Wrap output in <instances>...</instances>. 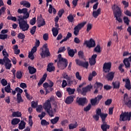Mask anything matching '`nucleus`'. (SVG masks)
Segmentation results:
<instances>
[{
	"mask_svg": "<svg viewBox=\"0 0 131 131\" xmlns=\"http://www.w3.org/2000/svg\"><path fill=\"white\" fill-rule=\"evenodd\" d=\"M4 90H5V92L7 93H11L12 92L11 90H12V89H11L10 84H8L7 86H5Z\"/></svg>",
	"mask_w": 131,
	"mask_h": 131,
	"instance_id": "nucleus-38",
	"label": "nucleus"
},
{
	"mask_svg": "<svg viewBox=\"0 0 131 131\" xmlns=\"http://www.w3.org/2000/svg\"><path fill=\"white\" fill-rule=\"evenodd\" d=\"M20 29L23 31H28L29 29V25L28 24V21H24V23H19Z\"/></svg>",
	"mask_w": 131,
	"mask_h": 131,
	"instance_id": "nucleus-8",
	"label": "nucleus"
},
{
	"mask_svg": "<svg viewBox=\"0 0 131 131\" xmlns=\"http://www.w3.org/2000/svg\"><path fill=\"white\" fill-rule=\"evenodd\" d=\"M76 98V96L75 95H71L70 96H68V97H66V98L64 100V103L67 104H71L73 101L74 99Z\"/></svg>",
	"mask_w": 131,
	"mask_h": 131,
	"instance_id": "nucleus-11",
	"label": "nucleus"
},
{
	"mask_svg": "<svg viewBox=\"0 0 131 131\" xmlns=\"http://www.w3.org/2000/svg\"><path fill=\"white\" fill-rule=\"evenodd\" d=\"M68 20L69 21V22H71V23H72L75 20L74 17H73L72 14H70L68 16Z\"/></svg>",
	"mask_w": 131,
	"mask_h": 131,
	"instance_id": "nucleus-43",
	"label": "nucleus"
},
{
	"mask_svg": "<svg viewBox=\"0 0 131 131\" xmlns=\"http://www.w3.org/2000/svg\"><path fill=\"white\" fill-rule=\"evenodd\" d=\"M100 116V118L102 120V122H106L105 119L107 118V116H108V114H102L101 115H99Z\"/></svg>",
	"mask_w": 131,
	"mask_h": 131,
	"instance_id": "nucleus-36",
	"label": "nucleus"
},
{
	"mask_svg": "<svg viewBox=\"0 0 131 131\" xmlns=\"http://www.w3.org/2000/svg\"><path fill=\"white\" fill-rule=\"evenodd\" d=\"M67 92H68L69 95H74L75 92V89H72L70 88H68L66 89Z\"/></svg>",
	"mask_w": 131,
	"mask_h": 131,
	"instance_id": "nucleus-34",
	"label": "nucleus"
},
{
	"mask_svg": "<svg viewBox=\"0 0 131 131\" xmlns=\"http://www.w3.org/2000/svg\"><path fill=\"white\" fill-rule=\"evenodd\" d=\"M31 10L28 12V8H23L22 9H18V14H24V16H18V21L19 23H23L24 21H27V20H25V19H27L29 18L30 16V13Z\"/></svg>",
	"mask_w": 131,
	"mask_h": 131,
	"instance_id": "nucleus-1",
	"label": "nucleus"
},
{
	"mask_svg": "<svg viewBox=\"0 0 131 131\" xmlns=\"http://www.w3.org/2000/svg\"><path fill=\"white\" fill-rule=\"evenodd\" d=\"M94 51L96 53H100L101 52L100 46L99 45H97L96 47L95 48Z\"/></svg>",
	"mask_w": 131,
	"mask_h": 131,
	"instance_id": "nucleus-39",
	"label": "nucleus"
},
{
	"mask_svg": "<svg viewBox=\"0 0 131 131\" xmlns=\"http://www.w3.org/2000/svg\"><path fill=\"white\" fill-rule=\"evenodd\" d=\"M16 101H17L18 104L24 102V100L21 97V94L17 93V95H16Z\"/></svg>",
	"mask_w": 131,
	"mask_h": 131,
	"instance_id": "nucleus-27",
	"label": "nucleus"
},
{
	"mask_svg": "<svg viewBox=\"0 0 131 131\" xmlns=\"http://www.w3.org/2000/svg\"><path fill=\"white\" fill-rule=\"evenodd\" d=\"M19 86H20V88H21L24 90L27 88V85H26V84L25 83H24V82H21Z\"/></svg>",
	"mask_w": 131,
	"mask_h": 131,
	"instance_id": "nucleus-56",
	"label": "nucleus"
},
{
	"mask_svg": "<svg viewBox=\"0 0 131 131\" xmlns=\"http://www.w3.org/2000/svg\"><path fill=\"white\" fill-rule=\"evenodd\" d=\"M97 54H94L91 58H89V63L91 66H93L96 63V58Z\"/></svg>",
	"mask_w": 131,
	"mask_h": 131,
	"instance_id": "nucleus-12",
	"label": "nucleus"
},
{
	"mask_svg": "<svg viewBox=\"0 0 131 131\" xmlns=\"http://www.w3.org/2000/svg\"><path fill=\"white\" fill-rule=\"evenodd\" d=\"M36 28H37V27L36 26H34V27H32L30 31V33L32 35H34L36 30Z\"/></svg>",
	"mask_w": 131,
	"mask_h": 131,
	"instance_id": "nucleus-47",
	"label": "nucleus"
},
{
	"mask_svg": "<svg viewBox=\"0 0 131 131\" xmlns=\"http://www.w3.org/2000/svg\"><path fill=\"white\" fill-rule=\"evenodd\" d=\"M43 107L51 117H54L53 112L52 110H50L52 108V104L50 103L49 100L46 101L45 103L43 104Z\"/></svg>",
	"mask_w": 131,
	"mask_h": 131,
	"instance_id": "nucleus-4",
	"label": "nucleus"
},
{
	"mask_svg": "<svg viewBox=\"0 0 131 131\" xmlns=\"http://www.w3.org/2000/svg\"><path fill=\"white\" fill-rule=\"evenodd\" d=\"M93 28V25L91 23H88L87 25V29L86 31L88 32H90Z\"/></svg>",
	"mask_w": 131,
	"mask_h": 131,
	"instance_id": "nucleus-48",
	"label": "nucleus"
},
{
	"mask_svg": "<svg viewBox=\"0 0 131 131\" xmlns=\"http://www.w3.org/2000/svg\"><path fill=\"white\" fill-rule=\"evenodd\" d=\"M96 84L97 85V89L100 88V90H102L103 84L102 83L96 82Z\"/></svg>",
	"mask_w": 131,
	"mask_h": 131,
	"instance_id": "nucleus-52",
	"label": "nucleus"
},
{
	"mask_svg": "<svg viewBox=\"0 0 131 131\" xmlns=\"http://www.w3.org/2000/svg\"><path fill=\"white\" fill-rule=\"evenodd\" d=\"M88 67H89V62H82V67L85 68L86 69H88Z\"/></svg>",
	"mask_w": 131,
	"mask_h": 131,
	"instance_id": "nucleus-63",
	"label": "nucleus"
},
{
	"mask_svg": "<svg viewBox=\"0 0 131 131\" xmlns=\"http://www.w3.org/2000/svg\"><path fill=\"white\" fill-rule=\"evenodd\" d=\"M8 20H12L13 21H17V18L16 16H9L7 18Z\"/></svg>",
	"mask_w": 131,
	"mask_h": 131,
	"instance_id": "nucleus-49",
	"label": "nucleus"
},
{
	"mask_svg": "<svg viewBox=\"0 0 131 131\" xmlns=\"http://www.w3.org/2000/svg\"><path fill=\"white\" fill-rule=\"evenodd\" d=\"M66 49L65 46L60 47L58 49L57 54H59V53H62V52L66 51Z\"/></svg>",
	"mask_w": 131,
	"mask_h": 131,
	"instance_id": "nucleus-45",
	"label": "nucleus"
},
{
	"mask_svg": "<svg viewBox=\"0 0 131 131\" xmlns=\"http://www.w3.org/2000/svg\"><path fill=\"white\" fill-rule=\"evenodd\" d=\"M2 54H3V55L4 56V57H6L7 58H8V57H9V54L6 52V49H4L3 50Z\"/></svg>",
	"mask_w": 131,
	"mask_h": 131,
	"instance_id": "nucleus-58",
	"label": "nucleus"
},
{
	"mask_svg": "<svg viewBox=\"0 0 131 131\" xmlns=\"http://www.w3.org/2000/svg\"><path fill=\"white\" fill-rule=\"evenodd\" d=\"M41 56V58H45L46 57H48L50 55V53L49 50H43L42 49V52L40 54Z\"/></svg>",
	"mask_w": 131,
	"mask_h": 131,
	"instance_id": "nucleus-14",
	"label": "nucleus"
},
{
	"mask_svg": "<svg viewBox=\"0 0 131 131\" xmlns=\"http://www.w3.org/2000/svg\"><path fill=\"white\" fill-rule=\"evenodd\" d=\"M47 71L49 72H52L55 71V67H53V62H50L48 64L47 66Z\"/></svg>",
	"mask_w": 131,
	"mask_h": 131,
	"instance_id": "nucleus-18",
	"label": "nucleus"
},
{
	"mask_svg": "<svg viewBox=\"0 0 131 131\" xmlns=\"http://www.w3.org/2000/svg\"><path fill=\"white\" fill-rule=\"evenodd\" d=\"M17 37L22 40V42L24 41V39L25 38V35H24V34H23L21 33H20L18 34V36Z\"/></svg>",
	"mask_w": 131,
	"mask_h": 131,
	"instance_id": "nucleus-41",
	"label": "nucleus"
},
{
	"mask_svg": "<svg viewBox=\"0 0 131 131\" xmlns=\"http://www.w3.org/2000/svg\"><path fill=\"white\" fill-rule=\"evenodd\" d=\"M76 63L78 66H82V62L79 59H76L75 60Z\"/></svg>",
	"mask_w": 131,
	"mask_h": 131,
	"instance_id": "nucleus-61",
	"label": "nucleus"
},
{
	"mask_svg": "<svg viewBox=\"0 0 131 131\" xmlns=\"http://www.w3.org/2000/svg\"><path fill=\"white\" fill-rule=\"evenodd\" d=\"M101 128L102 131H107V129H110V125L107 124L106 122H103L101 125Z\"/></svg>",
	"mask_w": 131,
	"mask_h": 131,
	"instance_id": "nucleus-16",
	"label": "nucleus"
},
{
	"mask_svg": "<svg viewBox=\"0 0 131 131\" xmlns=\"http://www.w3.org/2000/svg\"><path fill=\"white\" fill-rule=\"evenodd\" d=\"M103 98V96L99 95L96 98L91 99V105L96 106L99 103L100 101Z\"/></svg>",
	"mask_w": 131,
	"mask_h": 131,
	"instance_id": "nucleus-6",
	"label": "nucleus"
},
{
	"mask_svg": "<svg viewBox=\"0 0 131 131\" xmlns=\"http://www.w3.org/2000/svg\"><path fill=\"white\" fill-rule=\"evenodd\" d=\"M41 125H49V122H48L47 121H46V120H42L41 121Z\"/></svg>",
	"mask_w": 131,
	"mask_h": 131,
	"instance_id": "nucleus-57",
	"label": "nucleus"
},
{
	"mask_svg": "<svg viewBox=\"0 0 131 131\" xmlns=\"http://www.w3.org/2000/svg\"><path fill=\"white\" fill-rule=\"evenodd\" d=\"M76 103L79 106H82V98L77 97L76 99Z\"/></svg>",
	"mask_w": 131,
	"mask_h": 131,
	"instance_id": "nucleus-37",
	"label": "nucleus"
},
{
	"mask_svg": "<svg viewBox=\"0 0 131 131\" xmlns=\"http://www.w3.org/2000/svg\"><path fill=\"white\" fill-rule=\"evenodd\" d=\"M59 30H60L59 29H58L55 28H53L52 29L53 36L54 37H56L57 36L58 34L59 33Z\"/></svg>",
	"mask_w": 131,
	"mask_h": 131,
	"instance_id": "nucleus-26",
	"label": "nucleus"
},
{
	"mask_svg": "<svg viewBox=\"0 0 131 131\" xmlns=\"http://www.w3.org/2000/svg\"><path fill=\"white\" fill-rule=\"evenodd\" d=\"M112 84L114 89H119L120 83L119 81L113 82Z\"/></svg>",
	"mask_w": 131,
	"mask_h": 131,
	"instance_id": "nucleus-29",
	"label": "nucleus"
},
{
	"mask_svg": "<svg viewBox=\"0 0 131 131\" xmlns=\"http://www.w3.org/2000/svg\"><path fill=\"white\" fill-rule=\"evenodd\" d=\"M112 63L111 62H105L103 66V71L105 73L110 72L111 71Z\"/></svg>",
	"mask_w": 131,
	"mask_h": 131,
	"instance_id": "nucleus-10",
	"label": "nucleus"
},
{
	"mask_svg": "<svg viewBox=\"0 0 131 131\" xmlns=\"http://www.w3.org/2000/svg\"><path fill=\"white\" fill-rule=\"evenodd\" d=\"M7 37H8L7 34H0L1 39H2V40L5 39L7 38Z\"/></svg>",
	"mask_w": 131,
	"mask_h": 131,
	"instance_id": "nucleus-62",
	"label": "nucleus"
},
{
	"mask_svg": "<svg viewBox=\"0 0 131 131\" xmlns=\"http://www.w3.org/2000/svg\"><path fill=\"white\" fill-rule=\"evenodd\" d=\"M114 74L115 73L113 72H111L108 73L106 75V78L107 80L110 81H112L114 79Z\"/></svg>",
	"mask_w": 131,
	"mask_h": 131,
	"instance_id": "nucleus-17",
	"label": "nucleus"
},
{
	"mask_svg": "<svg viewBox=\"0 0 131 131\" xmlns=\"http://www.w3.org/2000/svg\"><path fill=\"white\" fill-rule=\"evenodd\" d=\"M124 14H125V15H126L129 17H131V12L128 11V10H125Z\"/></svg>",
	"mask_w": 131,
	"mask_h": 131,
	"instance_id": "nucleus-64",
	"label": "nucleus"
},
{
	"mask_svg": "<svg viewBox=\"0 0 131 131\" xmlns=\"http://www.w3.org/2000/svg\"><path fill=\"white\" fill-rule=\"evenodd\" d=\"M26 123L24 121H20V122L19 124L18 129H24L26 127Z\"/></svg>",
	"mask_w": 131,
	"mask_h": 131,
	"instance_id": "nucleus-28",
	"label": "nucleus"
},
{
	"mask_svg": "<svg viewBox=\"0 0 131 131\" xmlns=\"http://www.w3.org/2000/svg\"><path fill=\"white\" fill-rule=\"evenodd\" d=\"M38 103L37 102H35L34 101H32L31 102V106L33 108H35L37 107Z\"/></svg>",
	"mask_w": 131,
	"mask_h": 131,
	"instance_id": "nucleus-54",
	"label": "nucleus"
},
{
	"mask_svg": "<svg viewBox=\"0 0 131 131\" xmlns=\"http://www.w3.org/2000/svg\"><path fill=\"white\" fill-rule=\"evenodd\" d=\"M97 75V73L96 71H93L92 73H91L89 75L88 80L89 81H91L93 80V77H96Z\"/></svg>",
	"mask_w": 131,
	"mask_h": 131,
	"instance_id": "nucleus-23",
	"label": "nucleus"
},
{
	"mask_svg": "<svg viewBox=\"0 0 131 131\" xmlns=\"http://www.w3.org/2000/svg\"><path fill=\"white\" fill-rule=\"evenodd\" d=\"M57 66L59 69L64 70L68 66V61L66 58H61L59 59L57 63Z\"/></svg>",
	"mask_w": 131,
	"mask_h": 131,
	"instance_id": "nucleus-5",
	"label": "nucleus"
},
{
	"mask_svg": "<svg viewBox=\"0 0 131 131\" xmlns=\"http://www.w3.org/2000/svg\"><path fill=\"white\" fill-rule=\"evenodd\" d=\"M112 102V99H107L105 102V104L106 106L110 105Z\"/></svg>",
	"mask_w": 131,
	"mask_h": 131,
	"instance_id": "nucleus-59",
	"label": "nucleus"
},
{
	"mask_svg": "<svg viewBox=\"0 0 131 131\" xmlns=\"http://www.w3.org/2000/svg\"><path fill=\"white\" fill-rule=\"evenodd\" d=\"M77 127V124L76 123L75 124H70L69 125V129H74Z\"/></svg>",
	"mask_w": 131,
	"mask_h": 131,
	"instance_id": "nucleus-44",
	"label": "nucleus"
},
{
	"mask_svg": "<svg viewBox=\"0 0 131 131\" xmlns=\"http://www.w3.org/2000/svg\"><path fill=\"white\" fill-rule=\"evenodd\" d=\"M34 53L33 52H29L28 54V58H30L31 60H34Z\"/></svg>",
	"mask_w": 131,
	"mask_h": 131,
	"instance_id": "nucleus-53",
	"label": "nucleus"
},
{
	"mask_svg": "<svg viewBox=\"0 0 131 131\" xmlns=\"http://www.w3.org/2000/svg\"><path fill=\"white\" fill-rule=\"evenodd\" d=\"M20 119L18 118H14L11 121V124L13 125H15L16 124H18L20 122Z\"/></svg>",
	"mask_w": 131,
	"mask_h": 131,
	"instance_id": "nucleus-32",
	"label": "nucleus"
},
{
	"mask_svg": "<svg viewBox=\"0 0 131 131\" xmlns=\"http://www.w3.org/2000/svg\"><path fill=\"white\" fill-rule=\"evenodd\" d=\"M21 112H19L18 111L17 112H13V113H12V117L13 118H15V117H20L21 116Z\"/></svg>",
	"mask_w": 131,
	"mask_h": 131,
	"instance_id": "nucleus-30",
	"label": "nucleus"
},
{
	"mask_svg": "<svg viewBox=\"0 0 131 131\" xmlns=\"http://www.w3.org/2000/svg\"><path fill=\"white\" fill-rule=\"evenodd\" d=\"M84 45H86L89 49L94 48L96 46V41L92 38H91L89 41H85Z\"/></svg>",
	"mask_w": 131,
	"mask_h": 131,
	"instance_id": "nucleus-7",
	"label": "nucleus"
},
{
	"mask_svg": "<svg viewBox=\"0 0 131 131\" xmlns=\"http://www.w3.org/2000/svg\"><path fill=\"white\" fill-rule=\"evenodd\" d=\"M36 23V17H33L30 20V24L32 26H34Z\"/></svg>",
	"mask_w": 131,
	"mask_h": 131,
	"instance_id": "nucleus-60",
	"label": "nucleus"
},
{
	"mask_svg": "<svg viewBox=\"0 0 131 131\" xmlns=\"http://www.w3.org/2000/svg\"><path fill=\"white\" fill-rule=\"evenodd\" d=\"M28 70L31 74H33L36 72V69L31 66L28 67Z\"/></svg>",
	"mask_w": 131,
	"mask_h": 131,
	"instance_id": "nucleus-33",
	"label": "nucleus"
},
{
	"mask_svg": "<svg viewBox=\"0 0 131 131\" xmlns=\"http://www.w3.org/2000/svg\"><path fill=\"white\" fill-rule=\"evenodd\" d=\"M101 14V9L99 8L97 11H94L93 12V16L95 18H97Z\"/></svg>",
	"mask_w": 131,
	"mask_h": 131,
	"instance_id": "nucleus-21",
	"label": "nucleus"
},
{
	"mask_svg": "<svg viewBox=\"0 0 131 131\" xmlns=\"http://www.w3.org/2000/svg\"><path fill=\"white\" fill-rule=\"evenodd\" d=\"M59 120V117H55L54 119L51 120V123L53 124H56Z\"/></svg>",
	"mask_w": 131,
	"mask_h": 131,
	"instance_id": "nucleus-35",
	"label": "nucleus"
},
{
	"mask_svg": "<svg viewBox=\"0 0 131 131\" xmlns=\"http://www.w3.org/2000/svg\"><path fill=\"white\" fill-rule=\"evenodd\" d=\"M22 73L21 71H17L16 73V78H18V79H21L22 78Z\"/></svg>",
	"mask_w": 131,
	"mask_h": 131,
	"instance_id": "nucleus-40",
	"label": "nucleus"
},
{
	"mask_svg": "<svg viewBox=\"0 0 131 131\" xmlns=\"http://www.w3.org/2000/svg\"><path fill=\"white\" fill-rule=\"evenodd\" d=\"M125 88L126 89V90H131L130 81L129 79H127L125 81Z\"/></svg>",
	"mask_w": 131,
	"mask_h": 131,
	"instance_id": "nucleus-24",
	"label": "nucleus"
},
{
	"mask_svg": "<svg viewBox=\"0 0 131 131\" xmlns=\"http://www.w3.org/2000/svg\"><path fill=\"white\" fill-rule=\"evenodd\" d=\"M4 67H5L6 70H10L12 67L10 59H9V61H7L5 63H4Z\"/></svg>",
	"mask_w": 131,
	"mask_h": 131,
	"instance_id": "nucleus-25",
	"label": "nucleus"
},
{
	"mask_svg": "<svg viewBox=\"0 0 131 131\" xmlns=\"http://www.w3.org/2000/svg\"><path fill=\"white\" fill-rule=\"evenodd\" d=\"M20 5H23V6H24V7L27 8H29L31 7L30 3L28 1H21L20 2Z\"/></svg>",
	"mask_w": 131,
	"mask_h": 131,
	"instance_id": "nucleus-19",
	"label": "nucleus"
},
{
	"mask_svg": "<svg viewBox=\"0 0 131 131\" xmlns=\"http://www.w3.org/2000/svg\"><path fill=\"white\" fill-rule=\"evenodd\" d=\"M92 88H93V86L91 84L89 85L86 86V87L83 88H82V95L85 96L86 95V93L88 92L91 91V90L92 89Z\"/></svg>",
	"mask_w": 131,
	"mask_h": 131,
	"instance_id": "nucleus-15",
	"label": "nucleus"
},
{
	"mask_svg": "<svg viewBox=\"0 0 131 131\" xmlns=\"http://www.w3.org/2000/svg\"><path fill=\"white\" fill-rule=\"evenodd\" d=\"M91 107H92V104L90 103L88 104V105L86 107L84 108V111L87 112L91 110Z\"/></svg>",
	"mask_w": 131,
	"mask_h": 131,
	"instance_id": "nucleus-51",
	"label": "nucleus"
},
{
	"mask_svg": "<svg viewBox=\"0 0 131 131\" xmlns=\"http://www.w3.org/2000/svg\"><path fill=\"white\" fill-rule=\"evenodd\" d=\"M123 20H124V23L126 24L127 26L129 25L130 20L128 19V17L127 16H124Z\"/></svg>",
	"mask_w": 131,
	"mask_h": 131,
	"instance_id": "nucleus-42",
	"label": "nucleus"
},
{
	"mask_svg": "<svg viewBox=\"0 0 131 131\" xmlns=\"http://www.w3.org/2000/svg\"><path fill=\"white\" fill-rule=\"evenodd\" d=\"M7 61H9L10 59L7 57H4L3 59H0V64L4 65V63H6Z\"/></svg>",
	"mask_w": 131,
	"mask_h": 131,
	"instance_id": "nucleus-31",
	"label": "nucleus"
},
{
	"mask_svg": "<svg viewBox=\"0 0 131 131\" xmlns=\"http://www.w3.org/2000/svg\"><path fill=\"white\" fill-rule=\"evenodd\" d=\"M1 83H2L3 86H6L7 84V81L5 79H2L1 80Z\"/></svg>",
	"mask_w": 131,
	"mask_h": 131,
	"instance_id": "nucleus-55",
	"label": "nucleus"
},
{
	"mask_svg": "<svg viewBox=\"0 0 131 131\" xmlns=\"http://www.w3.org/2000/svg\"><path fill=\"white\" fill-rule=\"evenodd\" d=\"M123 63H124L125 68H130V63L129 60V58H125L124 61H123Z\"/></svg>",
	"mask_w": 131,
	"mask_h": 131,
	"instance_id": "nucleus-22",
	"label": "nucleus"
},
{
	"mask_svg": "<svg viewBox=\"0 0 131 131\" xmlns=\"http://www.w3.org/2000/svg\"><path fill=\"white\" fill-rule=\"evenodd\" d=\"M82 27V23H80V24H78L74 29V34L75 36H77L78 35V33L80 31V30L81 29Z\"/></svg>",
	"mask_w": 131,
	"mask_h": 131,
	"instance_id": "nucleus-13",
	"label": "nucleus"
},
{
	"mask_svg": "<svg viewBox=\"0 0 131 131\" xmlns=\"http://www.w3.org/2000/svg\"><path fill=\"white\" fill-rule=\"evenodd\" d=\"M123 101L125 104L129 108H131V99L128 98L127 93H125L124 95Z\"/></svg>",
	"mask_w": 131,
	"mask_h": 131,
	"instance_id": "nucleus-9",
	"label": "nucleus"
},
{
	"mask_svg": "<svg viewBox=\"0 0 131 131\" xmlns=\"http://www.w3.org/2000/svg\"><path fill=\"white\" fill-rule=\"evenodd\" d=\"M112 9L114 12V17L116 18V20H118L119 23H122L123 20L121 18L122 14L121 8H119L118 5L114 4L112 6Z\"/></svg>",
	"mask_w": 131,
	"mask_h": 131,
	"instance_id": "nucleus-2",
	"label": "nucleus"
},
{
	"mask_svg": "<svg viewBox=\"0 0 131 131\" xmlns=\"http://www.w3.org/2000/svg\"><path fill=\"white\" fill-rule=\"evenodd\" d=\"M131 120V112H122L121 115H120V118L119 121H129Z\"/></svg>",
	"mask_w": 131,
	"mask_h": 131,
	"instance_id": "nucleus-3",
	"label": "nucleus"
},
{
	"mask_svg": "<svg viewBox=\"0 0 131 131\" xmlns=\"http://www.w3.org/2000/svg\"><path fill=\"white\" fill-rule=\"evenodd\" d=\"M67 51H68V53L70 57H73L74 56L75 52L73 49H71L70 47H68L67 48Z\"/></svg>",
	"mask_w": 131,
	"mask_h": 131,
	"instance_id": "nucleus-20",
	"label": "nucleus"
},
{
	"mask_svg": "<svg viewBox=\"0 0 131 131\" xmlns=\"http://www.w3.org/2000/svg\"><path fill=\"white\" fill-rule=\"evenodd\" d=\"M46 25V22L45 21V19H43V21L42 23H38L37 24V27L38 28H40L42 26H44Z\"/></svg>",
	"mask_w": 131,
	"mask_h": 131,
	"instance_id": "nucleus-50",
	"label": "nucleus"
},
{
	"mask_svg": "<svg viewBox=\"0 0 131 131\" xmlns=\"http://www.w3.org/2000/svg\"><path fill=\"white\" fill-rule=\"evenodd\" d=\"M82 84H81L80 85H79L78 88L77 89V93L81 95H82Z\"/></svg>",
	"mask_w": 131,
	"mask_h": 131,
	"instance_id": "nucleus-46",
	"label": "nucleus"
}]
</instances>
